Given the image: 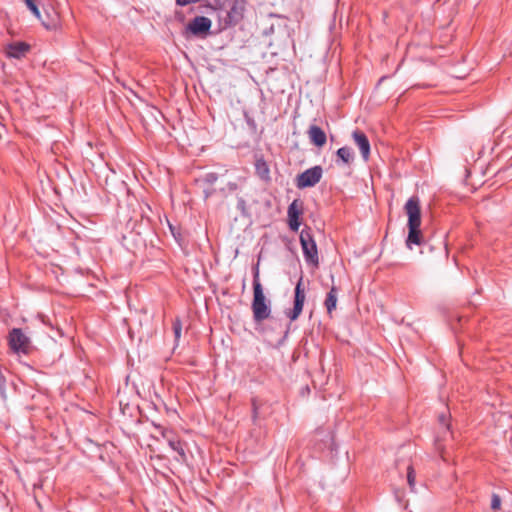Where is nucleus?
I'll return each mask as SVG.
<instances>
[{"instance_id": "24", "label": "nucleus", "mask_w": 512, "mask_h": 512, "mask_svg": "<svg viewBox=\"0 0 512 512\" xmlns=\"http://www.w3.org/2000/svg\"><path fill=\"white\" fill-rule=\"evenodd\" d=\"M153 426L158 429L162 435L163 438L167 439L168 438H172L171 435H172V431L171 430H167L165 428H163L161 425L159 424H156L155 422H152Z\"/></svg>"}, {"instance_id": "23", "label": "nucleus", "mask_w": 512, "mask_h": 512, "mask_svg": "<svg viewBox=\"0 0 512 512\" xmlns=\"http://www.w3.org/2000/svg\"><path fill=\"white\" fill-rule=\"evenodd\" d=\"M173 331H174V335H175V340L178 341L181 336V331H182V323L179 319H176L173 322Z\"/></svg>"}, {"instance_id": "2", "label": "nucleus", "mask_w": 512, "mask_h": 512, "mask_svg": "<svg viewBox=\"0 0 512 512\" xmlns=\"http://www.w3.org/2000/svg\"><path fill=\"white\" fill-rule=\"evenodd\" d=\"M405 211L408 215V236L406 239V246L411 249L412 245H421V210L420 201L418 197H411L405 204Z\"/></svg>"}, {"instance_id": "15", "label": "nucleus", "mask_w": 512, "mask_h": 512, "mask_svg": "<svg viewBox=\"0 0 512 512\" xmlns=\"http://www.w3.org/2000/svg\"><path fill=\"white\" fill-rule=\"evenodd\" d=\"M337 158L345 164H350L354 160L352 148L348 146L341 147L336 152Z\"/></svg>"}, {"instance_id": "14", "label": "nucleus", "mask_w": 512, "mask_h": 512, "mask_svg": "<svg viewBox=\"0 0 512 512\" xmlns=\"http://www.w3.org/2000/svg\"><path fill=\"white\" fill-rule=\"evenodd\" d=\"M337 304V288L335 286H332L330 291L327 293L324 305L327 309V312L329 314L332 313L333 310L336 309Z\"/></svg>"}, {"instance_id": "6", "label": "nucleus", "mask_w": 512, "mask_h": 512, "mask_svg": "<svg viewBox=\"0 0 512 512\" xmlns=\"http://www.w3.org/2000/svg\"><path fill=\"white\" fill-rule=\"evenodd\" d=\"M323 175V168L320 165L306 169L297 176L296 186L299 189L315 186L320 182Z\"/></svg>"}, {"instance_id": "3", "label": "nucleus", "mask_w": 512, "mask_h": 512, "mask_svg": "<svg viewBox=\"0 0 512 512\" xmlns=\"http://www.w3.org/2000/svg\"><path fill=\"white\" fill-rule=\"evenodd\" d=\"M300 244L306 263L317 268L319 266L318 249L309 227L302 229L300 233Z\"/></svg>"}, {"instance_id": "26", "label": "nucleus", "mask_w": 512, "mask_h": 512, "mask_svg": "<svg viewBox=\"0 0 512 512\" xmlns=\"http://www.w3.org/2000/svg\"><path fill=\"white\" fill-rule=\"evenodd\" d=\"M252 406H253V414H252V418H253V421L255 422L257 416H258V408H257V405H256V401L253 400L252 402Z\"/></svg>"}, {"instance_id": "30", "label": "nucleus", "mask_w": 512, "mask_h": 512, "mask_svg": "<svg viewBox=\"0 0 512 512\" xmlns=\"http://www.w3.org/2000/svg\"><path fill=\"white\" fill-rule=\"evenodd\" d=\"M170 229H171L172 235L177 239V236H176V234H175L174 229H173V227H172V226H170Z\"/></svg>"}, {"instance_id": "1", "label": "nucleus", "mask_w": 512, "mask_h": 512, "mask_svg": "<svg viewBox=\"0 0 512 512\" xmlns=\"http://www.w3.org/2000/svg\"><path fill=\"white\" fill-rule=\"evenodd\" d=\"M253 320L256 324H261L271 316L270 302L266 299L262 284L259 280L258 264L253 272V300L251 304Z\"/></svg>"}, {"instance_id": "11", "label": "nucleus", "mask_w": 512, "mask_h": 512, "mask_svg": "<svg viewBox=\"0 0 512 512\" xmlns=\"http://www.w3.org/2000/svg\"><path fill=\"white\" fill-rule=\"evenodd\" d=\"M307 136L310 142L316 147H323L326 144L327 136L326 133L317 125H310L307 130Z\"/></svg>"}, {"instance_id": "5", "label": "nucleus", "mask_w": 512, "mask_h": 512, "mask_svg": "<svg viewBox=\"0 0 512 512\" xmlns=\"http://www.w3.org/2000/svg\"><path fill=\"white\" fill-rule=\"evenodd\" d=\"M305 299L306 293L305 288L303 286V278L300 277L294 290L293 308L285 311V314L290 319V321H295L298 319V317L302 313Z\"/></svg>"}, {"instance_id": "27", "label": "nucleus", "mask_w": 512, "mask_h": 512, "mask_svg": "<svg viewBox=\"0 0 512 512\" xmlns=\"http://www.w3.org/2000/svg\"><path fill=\"white\" fill-rule=\"evenodd\" d=\"M439 422H440L441 424L445 425V426L447 427V429H449V424H448V422H447V417H446V415L441 414V415L439 416Z\"/></svg>"}, {"instance_id": "28", "label": "nucleus", "mask_w": 512, "mask_h": 512, "mask_svg": "<svg viewBox=\"0 0 512 512\" xmlns=\"http://www.w3.org/2000/svg\"><path fill=\"white\" fill-rule=\"evenodd\" d=\"M214 193V189H204L205 199L209 198Z\"/></svg>"}, {"instance_id": "9", "label": "nucleus", "mask_w": 512, "mask_h": 512, "mask_svg": "<svg viewBox=\"0 0 512 512\" xmlns=\"http://www.w3.org/2000/svg\"><path fill=\"white\" fill-rule=\"evenodd\" d=\"M244 4L243 0H235L232 3L227 11V17L225 19L226 24L235 25L243 18Z\"/></svg>"}, {"instance_id": "21", "label": "nucleus", "mask_w": 512, "mask_h": 512, "mask_svg": "<svg viewBox=\"0 0 512 512\" xmlns=\"http://www.w3.org/2000/svg\"><path fill=\"white\" fill-rule=\"evenodd\" d=\"M25 4L27 5L28 9L35 15L38 19H41L40 10L35 3L34 0H24Z\"/></svg>"}, {"instance_id": "20", "label": "nucleus", "mask_w": 512, "mask_h": 512, "mask_svg": "<svg viewBox=\"0 0 512 512\" xmlns=\"http://www.w3.org/2000/svg\"><path fill=\"white\" fill-rule=\"evenodd\" d=\"M407 482L410 489L413 491L415 489V471L412 465L407 467Z\"/></svg>"}, {"instance_id": "10", "label": "nucleus", "mask_w": 512, "mask_h": 512, "mask_svg": "<svg viewBox=\"0 0 512 512\" xmlns=\"http://www.w3.org/2000/svg\"><path fill=\"white\" fill-rule=\"evenodd\" d=\"M352 138L355 144L358 146L362 158L367 161L370 157V142L368 137L361 130H355L352 133Z\"/></svg>"}, {"instance_id": "4", "label": "nucleus", "mask_w": 512, "mask_h": 512, "mask_svg": "<svg viewBox=\"0 0 512 512\" xmlns=\"http://www.w3.org/2000/svg\"><path fill=\"white\" fill-rule=\"evenodd\" d=\"M212 21L205 16H196L185 27L184 34L186 36H194L197 38H205L210 34Z\"/></svg>"}, {"instance_id": "12", "label": "nucleus", "mask_w": 512, "mask_h": 512, "mask_svg": "<svg viewBox=\"0 0 512 512\" xmlns=\"http://www.w3.org/2000/svg\"><path fill=\"white\" fill-rule=\"evenodd\" d=\"M30 46L25 42H15L6 48V54L10 58L20 59L29 51Z\"/></svg>"}, {"instance_id": "29", "label": "nucleus", "mask_w": 512, "mask_h": 512, "mask_svg": "<svg viewBox=\"0 0 512 512\" xmlns=\"http://www.w3.org/2000/svg\"><path fill=\"white\" fill-rule=\"evenodd\" d=\"M247 124H248L249 126H253V127H255V121H254L253 119H251V118H247Z\"/></svg>"}, {"instance_id": "7", "label": "nucleus", "mask_w": 512, "mask_h": 512, "mask_svg": "<svg viewBox=\"0 0 512 512\" xmlns=\"http://www.w3.org/2000/svg\"><path fill=\"white\" fill-rule=\"evenodd\" d=\"M9 345L14 352L23 354H28L31 347L29 337L20 328H13L9 332Z\"/></svg>"}, {"instance_id": "16", "label": "nucleus", "mask_w": 512, "mask_h": 512, "mask_svg": "<svg viewBox=\"0 0 512 512\" xmlns=\"http://www.w3.org/2000/svg\"><path fill=\"white\" fill-rule=\"evenodd\" d=\"M267 320L269 321V324L263 327V332H266L268 327L271 326L273 330L283 333V338H285L288 335V329L283 330L282 322L279 319L270 316V318Z\"/></svg>"}, {"instance_id": "8", "label": "nucleus", "mask_w": 512, "mask_h": 512, "mask_svg": "<svg viewBox=\"0 0 512 512\" xmlns=\"http://www.w3.org/2000/svg\"><path fill=\"white\" fill-rule=\"evenodd\" d=\"M302 214V203L299 200H294L287 210L289 228L296 232L298 231L300 223V215Z\"/></svg>"}, {"instance_id": "13", "label": "nucleus", "mask_w": 512, "mask_h": 512, "mask_svg": "<svg viewBox=\"0 0 512 512\" xmlns=\"http://www.w3.org/2000/svg\"><path fill=\"white\" fill-rule=\"evenodd\" d=\"M255 173L261 180L265 182H269L271 180L270 168L263 156L256 157Z\"/></svg>"}, {"instance_id": "22", "label": "nucleus", "mask_w": 512, "mask_h": 512, "mask_svg": "<svg viewBox=\"0 0 512 512\" xmlns=\"http://www.w3.org/2000/svg\"><path fill=\"white\" fill-rule=\"evenodd\" d=\"M237 209L241 212V214L243 216H247L248 215L247 205H246V201H245L244 198L238 197V199H237Z\"/></svg>"}, {"instance_id": "25", "label": "nucleus", "mask_w": 512, "mask_h": 512, "mask_svg": "<svg viewBox=\"0 0 512 512\" xmlns=\"http://www.w3.org/2000/svg\"><path fill=\"white\" fill-rule=\"evenodd\" d=\"M500 505H501V498L499 497V495L493 494L492 499H491V508L493 510H497L500 508Z\"/></svg>"}, {"instance_id": "19", "label": "nucleus", "mask_w": 512, "mask_h": 512, "mask_svg": "<svg viewBox=\"0 0 512 512\" xmlns=\"http://www.w3.org/2000/svg\"><path fill=\"white\" fill-rule=\"evenodd\" d=\"M58 21H59L58 15L56 12L53 11V15L51 16L50 14H48L47 22L42 20V24L47 29L52 30V29H56V27L58 26Z\"/></svg>"}, {"instance_id": "17", "label": "nucleus", "mask_w": 512, "mask_h": 512, "mask_svg": "<svg viewBox=\"0 0 512 512\" xmlns=\"http://www.w3.org/2000/svg\"><path fill=\"white\" fill-rule=\"evenodd\" d=\"M168 445L172 450L178 453V455L181 457V459L186 458L185 450L183 447L182 442L177 438H168Z\"/></svg>"}, {"instance_id": "18", "label": "nucleus", "mask_w": 512, "mask_h": 512, "mask_svg": "<svg viewBox=\"0 0 512 512\" xmlns=\"http://www.w3.org/2000/svg\"><path fill=\"white\" fill-rule=\"evenodd\" d=\"M218 180V174L215 172H209L197 179V182H201L207 185H213Z\"/></svg>"}]
</instances>
